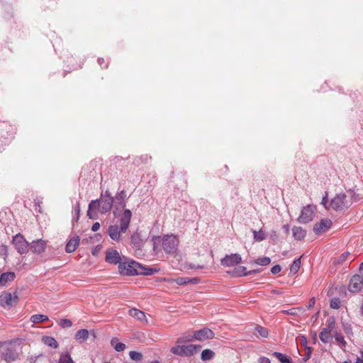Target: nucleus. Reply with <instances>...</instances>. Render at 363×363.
<instances>
[{"label": "nucleus", "instance_id": "nucleus-24", "mask_svg": "<svg viewBox=\"0 0 363 363\" xmlns=\"http://www.w3.org/2000/svg\"><path fill=\"white\" fill-rule=\"evenodd\" d=\"M335 319L334 316H330L326 320V327L324 328V333H330L335 328Z\"/></svg>", "mask_w": 363, "mask_h": 363}, {"label": "nucleus", "instance_id": "nucleus-21", "mask_svg": "<svg viewBox=\"0 0 363 363\" xmlns=\"http://www.w3.org/2000/svg\"><path fill=\"white\" fill-rule=\"evenodd\" d=\"M89 333L86 329H81L75 334V339L82 343L89 338Z\"/></svg>", "mask_w": 363, "mask_h": 363}, {"label": "nucleus", "instance_id": "nucleus-51", "mask_svg": "<svg viewBox=\"0 0 363 363\" xmlns=\"http://www.w3.org/2000/svg\"><path fill=\"white\" fill-rule=\"evenodd\" d=\"M283 230H284L285 233L288 235L289 233V225H283Z\"/></svg>", "mask_w": 363, "mask_h": 363}, {"label": "nucleus", "instance_id": "nucleus-28", "mask_svg": "<svg viewBox=\"0 0 363 363\" xmlns=\"http://www.w3.org/2000/svg\"><path fill=\"white\" fill-rule=\"evenodd\" d=\"M111 345L117 352H122L125 349V345L123 342H119L117 338H113L111 340Z\"/></svg>", "mask_w": 363, "mask_h": 363}, {"label": "nucleus", "instance_id": "nucleus-40", "mask_svg": "<svg viewBox=\"0 0 363 363\" xmlns=\"http://www.w3.org/2000/svg\"><path fill=\"white\" fill-rule=\"evenodd\" d=\"M301 345L304 346L306 347V349H307L308 350V352H307L306 355H307V357L309 358L311 357V347L306 346V345H307V339H306V337L305 336H301Z\"/></svg>", "mask_w": 363, "mask_h": 363}, {"label": "nucleus", "instance_id": "nucleus-38", "mask_svg": "<svg viewBox=\"0 0 363 363\" xmlns=\"http://www.w3.org/2000/svg\"><path fill=\"white\" fill-rule=\"evenodd\" d=\"M330 308L333 309H339L341 306V301L339 298H333L330 302Z\"/></svg>", "mask_w": 363, "mask_h": 363}, {"label": "nucleus", "instance_id": "nucleus-46", "mask_svg": "<svg viewBox=\"0 0 363 363\" xmlns=\"http://www.w3.org/2000/svg\"><path fill=\"white\" fill-rule=\"evenodd\" d=\"M131 242L132 243H133L134 245H139V242H140V237H139V235L138 234H133L132 236H131Z\"/></svg>", "mask_w": 363, "mask_h": 363}, {"label": "nucleus", "instance_id": "nucleus-44", "mask_svg": "<svg viewBox=\"0 0 363 363\" xmlns=\"http://www.w3.org/2000/svg\"><path fill=\"white\" fill-rule=\"evenodd\" d=\"M0 255L4 256V259L8 256L7 247L6 245L0 247Z\"/></svg>", "mask_w": 363, "mask_h": 363}, {"label": "nucleus", "instance_id": "nucleus-43", "mask_svg": "<svg viewBox=\"0 0 363 363\" xmlns=\"http://www.w3.org/2000/svg\"><path fill=\"white\" fill-rule=\"evenodd\" d=\"M328 192L325 191V195L323 196L322 198V201H321V204L326 208L328 209Z\"/></svg>", "mask_w": 363, "mask_h": 363}, {"label": "nucleus", "instance_id": "nucleus-37", "mask_svg": "<svg viewBox=\"0 0 363 363\" xmlns=\"http://www.w3.org/2000/svg\"><path fill=\"white\" fill-rule=\"evenodd\" d=\"M129 355L130 359L133 361L139 362L143 359V354L136 351H130Z\"/></svg>", "mask_w": 363, "mask_h": 363}, {"label": "nucleus", "instance_id": "nucleus-25", "mask_svg": "<svg viewBox=\"0 0 363 363\" xmlns=\"http://www.w3.org/2000/svg\"><path fill=\"white\" fill-rule=\"evenodd\" d=\"M254 331L264 338H267L269 335L268 329L260 325L256 324L254 327Z\"/></svg>", "mask_w": 363, "mask_h": 363}, {"label": "nucleus", "instance_id": "nucleus-9", "mask_svg": "<svg viewBox=\"0 0 363 363\" xmlns=\"http://www.w3.org/2000/svg\"><path fill=\"white\" fill-rule=\"evenodd\" d=\"M315 208L312 205H307L303 206L301 214L297 218V221L300 223H308L313 220L314 217Z\"/></svg>", "mask_w": 363, "mask_h": 363}, {"label": "nucleus", "instance_id": "nucleus-18", "mask_svg": "<svg viewBox=\"0 0 363 363\" xmlns=\"http://www.w3.org/2000/svg\"><path fill=\"white\" fill-rule=\"evenodd\" d=\"M125 194L123 191L116 196L114 205L115 210L113 211V213L115 215H116V211L123 210L125 207Z\"/></svg>", "mask_w": 363, "mask_h": 363}, {"label": "nucleus", "instance_id": "nucleus-8", "mask_svg": "<svg viewBox=\"0 0 363 363\" xmlns=\"http://www.w3.org/2000/svg\"><path fill=\"white\" fill-rule=\"evenodd\" d=\"M179 245L178 238L174 235H167L163 237L162 248L167 252L173 254L176 252Z\"/></svg>", "mask_w": 363, "mask_h": 363}, {"label": "nucleus", "instance_id": "nucleus-57", "mask_svg": "<svg viewBox=\"0 0 363 363\" xmlns=\"http://www.w3.org/2000/svg\"><path fill=\"white\" fill-rule=\"evenodd\" d=\"M341 363H351V362H349V361H345V362H341Z\"/></svg>", "mask_w": 363, "mask_h": 363}, {"label": "nucleus", "instance_id": "nucleus-54", "mask_svg": "<svg viewBox=\"0 0 363 363\" xmlns=\"http://www.w3.org/2000/svg\"><path fill=\"white\" fill-rule=\"evenodd\" d=\"M359 270V272H363V262L360 264Z\"/></svg>", "mask_w": 363, "mask_h": 363}, {"label": "nucleus", "instance_id": "nucleus-27", "mask_svg": "<svg viewBox=\"0 0 363 363\" xmlns=\"http://www.w3.org/2000/svg\"><path fill=\"white\" fill-rule=\"evenodd\" d=\"M97 205V201H91L89 204V210L87 211V216L90 219H95V215Z\"/></svg>", "mask_w": 363, "mask_h": 363}, {"label": "nucleus", "instance_id": "nucleus-26", "mask_svg": "<svg viewBox=\"0 0 363 363\" xmlns=\"http://www.w3.org/2000/svg\"><path fill=\"white\" fill-rule=\"evenodd\" d=\"M242 261V257L238 253L231 254L228 255V267L230 266H233L234 264H238L240 263Z\"/></svg>", "mask_w": 363, "mask_h": 363}, {"label": "nucleus", "instance_id": "nucleus-12", "mask_svg": "<svg viewBox=\"0 0 363 363\" xmlns=\"http://www.w3.org/2000/svg\"><path fill=\"white\" fill-rule=\"evenodd\" d=\"M363 286V277L359 274L353 275L349 283L348 290L352 293L360 291Z\"/></svg>", "mask_w": 363, "mask_h": 363}, {"label": "nucleus", "instance_id": "nucleus-35", "mask_svg": "<svg viewBox=\"0 0 363 363\" xmlns=\"http://www.w3.org/2000/svg\"><path fill=\"white\" fill-rule=\"evenodd\" d=\"M59 363H74V361L68 353H63L60 357Z\"/></svg>", "mask_w": 363, "mask_h": 363}, {"label": "nucleus", "instance_id": "nucleus-52", "mask_svg": "<svg viewBox=\"0 0 363 363\" xmlns=\"http://www.w3.org/2000/svg\"><path fill=\"white\" fill-rule=\"evenodd\" d=\"M79 212H80V206H79V203H77L76 208H75V213L79 215Z\"/></svg>", "mask_w": 363, "mask_h": 363}, {"label": "nucleus", "instance_id": "nucleus-4", "mask_svg": "<svg viewBox=\"0 0 363 363\" xmlns=\"http://www.w3.org/2000/svg\"><path fill=\"white\" fill-rule=\"evenodd\" d=\"M0 357L7 363L16 361L18 358L16 345L12 342L3 343L0 350Z\"/></svg>", "mask_w": 363, "mask_h": 363}, {"label": "nucleus", "instance_id": "nucleus-59", "mask_svg": "<svg viewBox=\"0 0 363 363\" xmlns=\"http://www.w3.org/2000/svg\"><path fill=\"white\" fill-rule=\"evenodd\" d=\"M104 363H111V362H104Z\"/></svg>", "mask_w": 363, "mask_h": 363}, {"label": "nucleus", "instance_id": "nucleus-55", "mask_svg": "<svg viewBox=\"0 0 363 363\" xmlns=\"http://www.w3.org/2000/svg\"><path fill=\"white\" fill-rule=\"evenodd\" d=\"M184 342V340L182 338H179L177 342L180 343V342Z\"/></svg>", "mask_w": 363, "mask_h": 363}, {"label": "nucleus", "instance_id": "nucleus-2", "mask_svg": "<svg viewBox=\"0 0 363 363\" xmlns=\"http://www.w3.org/2000/svg\"><path fill=\"white\" fill-rule=\"evenodd\" d=\"M131 217V211L129 209H126L123 211L120 218V225H112L108 227L107 232L113 240L120 241L122 233H125L129 227Z\"/></svg>", "mask_w": 363, "mask_h": 363}, {"label": "nucleus", "instance_id": "nucleus-10", "mask_svg": "<svg viewBox=\"0 0 363 363\" xmlns=\"http://www.w3.org/2000/svg\"><path fill=\"white\" fill-rule=\"evenodd\" d=\"M13 244L20 254H26L28 251V242L21 234H17L13 238Z\"/></svg>", "mask_w": 363, "mask_h": 363}, {"label": "nucleus", "instance_id": "nucleus-48", "mask_svg": "<svg viewBox=\"0 0 363 363\" xmlns=\"http://www.w3.org/2000/svg\"><path fill=\"white\" fill-rule=\"evenodd\" d=\"M350 255V252H345L342 253L338 258L339 262H343L347 257V256Z\"/></svg>", "mask_w": 363, "mask_h": 363}, {"label": "nucleus", "instance_id": "nucleus-30", "mask_svg": "<svg viewBox=\"0 0 363 363\" xmlns=\"http://www.w3.org/2000/svg\"><path fill=\"white\" fill-rule=\"evenodd\" d=\"M271 262V259L269 257H264L257 258L253 261H251V264H255L261 266H267Z\"/></svg>", "mask_w": 363, "mask_h": 363}, {"label": "nucleus", "instance_id": "nucleus-41", "mask_svg": "<svg viewBox=\"0 0 363 363\" xmlns=\"http://www.w3.org/2000/svg\"><path fill=\"white\" fill-rule=\"evenodd\" d=\"M335 339L337 342L342 344L343 346L346 345L344 336L341 333H336L335 335Z\"/></svg>", "mask_w": 363, "mask_h": 363}, {"label": "nucleus", "instance_id": "nucleus-6", "mask_svg": "<svg viewBox=\"0 0 363 363\" xmlns=\"http://www.w3.org/2000/svg\"><path fill=\"white\" fill-rule=\"evenodd\" d=\"M19 298L16 291L11 293L3 292L0 296V306L4 308H11L18 303Z\"/></svg>", "mask_w": 363, "mask_h": 363}, {"label": "nucleus", "instance_id": "nucleus-49", "mask_svg": "<svg viewBox=\"0 0 363 363\" xmlns=\"http://www.w3.org/2000/svg\"><path fill=\"white\" fill-rule=\"evenodd\" d=\"M257 363H271V362H270V360L269 358L265 357H261L259 358Z\"/></svg>", "mask_w": 363, "mask_h": 363}, {"label": "nucleus", "instance_id": "nucleus-31", "mask_svg": "<svg viewBox=\"0 0 363 363\" xmlns=\"http://www.w3.org/2000/svg\"><path fill=\"white\" fill-rule=\"evenodd\" d=\"M214 356L215 353L212 350L206 349L202 351L201 358L203 361H208L212 359Z\"/></svg>", "mask_w": 363, "mask_h": 363}, {"label": "nucleus", "instance_id": "nucleus-11", "mask_svg": "<svg viewBox=\"0 0 363 363\" xmlns=\"http://www.w3.org/2000/svg\"><path fill=\"white\" fill-rule=\"evenodd\" d=\"M261 270L259 269L247 271L245 267L237 266L235 267L233 269H228V275L233 277H240L242 276L251 275L252 274L259 272Z\"/></svg>", "mask_w": 363, "mask_h": 363}, {"label": "nucleus", "instance_id": "nucleus-58", "mask_svg": "<svg viewBox=\"0 0 363 363\" xmlns=\"http://www.w3.org/2000/svg\"><path fill=\"white\" fill-rule=\"evenodd\" d=\"M225 259V258H224V259H222V262H223V263L224 262Z\"/></svg>", "mask_w": 363, "mask_h": 363}, {"label": "nucleus", "instance_id": "nucleus-19", "mask_svg": "<svg viewBox=\"0 0 363 363\" xmlns=\"http://www.w3.org/2000/svg\"><path fill=\"white\" fill-rule=\"evenodd\" d=\"M80 238L79 236H74L69 240L66 246L65 250L67 253L73 252L76 250L79 245Z\"/></svg>", "mask_w": 363, "mask_h": 363}, {"label": "nucleus", "instance_id": "nucleus-33", "mask_svg": "<svg viewBox=\"0 0 363 363\" xmlns=\"http://www.w3.org/2000/svg\"><path fill=\"white\" fill-rule=\"evenodd\" d=\"M14 277H15V274L13 272L3 273L1 275L0 281H1V283L4 284L9 281L13 280Z\"/></svg>", "mask_w": 363, "mask_h": 363}, {"label": "nucleus", "instance_id": "nucleus-17", "mask_svg": "<svg viewBox=\"0 0 363 363\" xmlns=\"http://www.w3.org/2000/svg\"><path fill=\"white\" fill-rule=\"evenodd\" d=\"M46 245L45 240L39 239L31 242L30 249L33 253L40 255L45 251Z\"/></svg>", "mask_w": 363, "mask_h": 363}, {"label": "nucleus", "instance_id": "nucleus-56", "mask_svg": "<svg viewBox=\"0 0 363 363\" xmlns=\"http://www.w3.org/2000/svg\"><path fill=\"white\" fill-rule=\"evenodd\" d=\"M360 354H361V356H362V359H363V350H361Z\"/></svg>", "mask_w": 363, "mask_h": 363}, {"label": "nucleus", "instance_id": "nucleus-36", "mask_svg": "<svg viewBox=\"0 0 363 363\" xmlns=\"http://www.w3.org/2000/svg\"><path fill=\"white\" fill-rule=\"evenodd\" d=\"M170 282H175L178 285H185L188 283H190L191 280L189 278L187 277H179L175 279H172L169 281Z\"/></svg>", "mask_w": 363, "mask_h": 363}, {"label": "nucleus", "instance_id": "nucleus-3", "mask_svg": "<svg viewBox=\"0 0 363 363\" xmlns=\"http://www.w3.org/2000/svg\"><path fill=\"white\" fill-rule=\"evenodd\" d=\"M140 267V264L135 261H128V262H122L119 263L118 265V271L122 275H135L143 274L145 275L152 274L153 270L152 269H147L146 272H140L138 268Z\"/></svg>", "mask_w": 363, "mask_h": 363}, {"label": "nucleus", "instance_id": "nucleus-47", "mask_svg": "<svg viewBox=\"0 0 363 363\" xmlns=\"http://www.w3.org/2000/svg\"><path fill=\"white\" fill-rule=\"evenodd\" d=\"M315 303V297H312L310 298L309 301L308 302V304L306 305L307 308L311 309L312 308Z\"/></svg>", "mask_w": 363, "mask_h": 363}, {"label": "nucleus", "instance_id": "nucleus-16", "mask_svg": "<svg viewBox=\"0 0 363 363\" xmlns=\"http://www.w3.org/2000/svg\"><path fill=\"white\" fill-rule=\"evenodd\" d=\"M128 314L131 317L135 318L136 320L140 321L143 323L147 325L150 324V320L147 318L146 314L142 311H140L137 308H131L129 310Z\"/></svg>", "mask_w": 363, "mask_h": 363}, {"label": "nucleus", "instance_id": "nucleus-20", "mask_svg": "<svg viewBox=\"0 0 363 363\" xmlns=\"http://www.w3.org/2000/svg\"><path fill=\"white\" fill-rule=\"evenodd\" d=\"M292 235L296 240H302L306 235V230L301 226H294L292 228Z\"/></svg>", "mask_w": 363, "mask_h": 363}, {"label": "nucleus", "instance_id": "nucleus-29", "mask_svg": "<svg viewBox=\"0 0 363 363\" xmlns=\"http://www.w3.org/2000/svg\"><path fill=\"white\" fill-rule=\"evenodd\" d=\"M272 355L276 357L281 363H292L291 359L289 357L281 352H274Z\"/></svg>", "mask_w": 363, "mask_h": 363}, {"label": "nucleus", "instance_id": "nucleus-32", "mask_svg": "<svg viewBox=\"0 0 363 363\" xmlns=\"http://www.w3.org/2000/svg\"><path fill=\"white\" fill-rule=\"evenodd\" d=\"M301 257H298L294 260L290 267V274H295L298 272L301 267Z\"/></svg>", "mask_w": 363, "mask_h": 363}, {"label": "nucleus", "instance_id": "nucleus-34", "mask_svg": "<svg viewBox=\"0 0 363 363\" xmlns=\"http://www.w3.org/2000/svg\"><path fill=\"white\" fill-rule=\"evenodd\" d=\"M253 237L255 241L261 242L264 240L266 238L264 233L262 230H259V231L252 230Z\"/></svg>", "mask_w": 363, "mask_h": 363}, {"label": "nucleus", "instance_id": "nucleus-14", "mask_svg": "<svg viewBox=\"0 0 363 363\" xmlns=\"http://www.w3.org/2000/svg\"><path fill=\"white\" fill-rule=\"evenodd\" d=\"M332 220L329 218L321 219L320 222L315 223L313 226V232L318 235L330 229L332 226Z\"/></svg>", "mask_w": 363, "mask_h": 363}, {"label": "nucleus", "instance_id": "nucleus-5", "mask_svg": "<svg viewBox=\"0 0 363 363\" xmlns=\"http://www.w3.org/2000/svg\"><path fill=\"white\" fill-rule=\"evenodd\" d=\"M201 347L199 345H176L172 347L170 351L174 354L189 357L196 353Z\"/></svg>", "mask_w": 363, "mask_h": 363}, {"label": "nucleus", "instance_id": "nucleus-15", "mask_svg": "<svg viewBox=\"0 0 363 363\" xmlns=\"http://www.w3.org/2000/svg\"><path fill=\"white\" fill-rule=\"evenodd\" d=\"M106 261L110 264H118L121 261V257L116 250H108L106 252Z\"/></svg>", "mask_w": 363, "mask_h": 363}, {"label": "nucleus", "instance_id": "nucleus-45", "mask_svg": "<svg viewBox=\"0 0 363 363\" xmlns=\"http://www.w3.org/2000/svg\"><path fill=\"white\" fill-rule=\"evenodd\" d=\"M281 270V267L279 264H276L271 268V272L273 274H278Z\"/></svg>", "mask_w": 363, "mask_h": 363}, {"label": "nucleus", "instance_id": "nucleus-22", "mask_svg": "<svg viewBox=\"0 0 363 363\" xmlns=\"http://www.w3.org/2000/svg\"><path fill=\"white\" fill-rule=\"evenodd\" d=\"M42 342L45 345H48V346H49L50 347L55 348V349L57 348L58 346H59L57 340L54 337H52L43 336L42 337Z\"/></svg>", "mask_w": 363, "mask_h": 363}, {"label": "nucleus", "instance_id": "nucleus-1", "mask_svg": "<svg viewBox=\"0 0 363 363\" xmlns=\"http://www.w3.org/2000/svg\"><path fill=\"white\" fill-rule=\"evenodd\" d=\"M347 194H337L334 198L331 199L330 206L331 208L337 211L348 208L354 201L359 199L358 195L354 189L347 191Z\"/></svg>", "mask_w": 363, "mask_h": 363}, {"label": "nucleus", "instance_id": "nucleus-53", "mask_svg": "<svg viewBox=\"0 0 363 363\" xmlns=\"http://www.w3.org/2000/svg\"><path fill=\"white\" fill-rule=\"evenodd\" d=\"M355 363H363V359L359 357H357Z\"/></svg>", "mask_w": 363, "mask_h": 363}, {"label": "nucleus", "instance_id": "nucleus-39", "mask_svg": "<svg viewBox=\"0 0 363 363\" xmlns=\"http://www.w3.org/2000/svg\"><path fill=\"white\" fill-rule=\"evenodd\" d=\"M330 333H324V328H323L321 332L319 334V338L323 342L328 343L329 342L330 337Z\"/></svg>", "mask_w": 363, "mask_h": 363}, {"label": "nucleus", "instance_id": "nucleus-23", "mask_svg": "<svg viewBox=\"0 0 363 363\" xmlns=\"http://www.w3.org/2000/svg\"><path fill=\"white\" fill-rule=\"evenodd\" d=\"M30 321L35 324L39 323H44L49 320L48 316L43 314H35L31 315Z\"/></svg>", "mask_w": 363, "mask_h": 363}, {"label": "nucleus", "instance_id": "nucleus-13", "mask_svg": "<svg viewBox=\"0 0 363 363\" xmlns=\"http://www.w3.org/2000/svg\"><path fill=\"white\" fill-rule=\"evenodd\" d=\"M214 337V333L206 328L201 330H196L194 333L193 337L199 341H204L208 339H212Z\"/></svg>", "mask_w": 363, "mask_h": 363}, {"label": "nucleus", "instance_id": "nucleus-42", "mask_svg": "<svg viewBox=\"0 0 363 363\" xmlns=\"http://www.w3.org/2000/svg\"><path fill=\"white\" fill-rule=\"evenodd\" d=\"M60 326L62 328H69L72 326V323L70 320L68 319H62L60 323Z\"/></svg>", "mask_w": 363, "mask_h": 363}, {"label": "nucleus", "instance_id": "nucleus-50", "mask_svg": "<svg viewBox=\"0 0 363 363\" xmlns=\"http://www.w3.org/2000/svg\"><path fill=\"white\" fill-rule=\"evenodd\" d=\"M100 228V223L99 222H96L93 224L91 227V230L93 232L97 231Z\"/></svg>", "mask_w": 363, "mask_h": 363}, {"label": "nucleus", "instance_id": "nucleus-7", "mask_svg": "<svg viewBox=\"0 0 363 363\" xmlns=\"http://www.w3.org/2000/svg\"><path fill=\"white\" fill-rule=\"evenodd\" d=\"M96 201V208H99L101 213L108 212L113 206V198L108 191H106L104 195H102L101 198Z\"/></svg>", "mask_w": 363, "mask_h": 363}]
</instances>
